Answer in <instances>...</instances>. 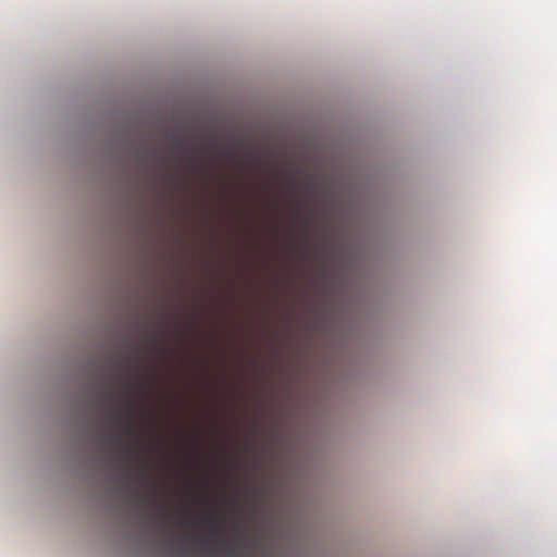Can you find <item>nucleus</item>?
I'll return each instance as SVG.
<instances>
[{
  "mask_svg": "<svg viewBox=\"0 0 557 557\" xmlns=\"http://www.w3.org/2000/svg\"><path fill=\"white\" fill-rule=\"evenodd\" d=\"M160 333V320L150 313L141 318L138 325V337L132 351L126 354L120 363L121 370L128 374V377L120 382L121 397L114 399L112 410V420L116 432L111 436V442L117 449L124 466L133 472L134 479L140 484L145 481L144 461L140 456L141 451L135 448L133 442L138 438L148 422L145 406L140 401L143 352L157 348Z\"/></svg>",
  "mask_w": 557,
  "mask_h": 557,
  "instance_id": "nucleus-1",
  "label": "nucleus"
},
{
  "mask_svg": "<svg viewBox=\"0 0 557 557\" xmlns=\"http://www.w3.org/2000/svg\"><path fill=\"white\" fill-rule=\"evenodd\" d=\"M141 523L156 554L174 557V504L169 496L166 503L151 488L147 493L136 491Z\"/></svg>",
  "mask_w": 557,
  "mask_h": 557,
  "instance_id": "nucleus-2",
  "label": "nucleus"
},
{
  "mask_svg": "<svg viewBox=\"0 0 557 557\" xmlns=\"http://www.w3.org/2000/svg\"><path fill=\"white\" fill-rule=\"evenodd\" d=\"M198 505L202 510L201 518L196 525L203 532L197 535V540L203 549H208L213 544L224 545L221 535L223 516L221 511L213 507L209 495V481L207 469L203 472L202 491L198 497Z\"/></svg>",
  "mask_w": 557,
  "mask_h": 557,
  "instance_id": "nucleus-3",
  "label": "nucleus"
},
{
  "mask_svg": "<svg viewBox=\"0 0 557 557\" xmlns=\"http://www.w3.org/2000/svg\"><path fill=\"white\" fill-rule=\"evenodd\" d=\"M178 218V210H176V219ZM178 272V223L176 222V273ZM181 288L176 280V525L178 524L180 511V471H181V453L182 451V428H181V386H180V321H178V298Z\"/></svg>",
  "mask_w": 557,
  "mask_h": 557,
  "instance_id": "nucleus-4",
  "label": "nucleus"
},
{
  "mask_svg": "<svg viewBox=\"0 0 557 557\" xmlns=\"http://www.w3.org/2000/svg\"><path fill=\"white\" fill-rule=\"evenodd\" d=\"M199 152L203 160H211L216 152V143L214 140H207L200 144Z\"/></svg>",
  "mask_w": 557,
  "mask_h": 557,
  "instance_id": "nucleus-5",
  "label": "nucleus"
},
{
  "mask_svg": "<svg viewBox=\"0 0 557 557\" xmlns=\"http://www.w3.org/2000/svg\"><path fill=\"white\" fill-rule=\"evenodd\" d=\"M202 420L203 422L210 426V428H213V426H216V424L219 423V417L215 412H213L209 407L208 405H206L205 409H203V412H202Z\"/></svg>",
  "mask_w": 557,
  "mask_h": 557,
  "instance_id": "nucleus-6",
  "label": "nucleus"
},
{
  "mask_svg": "<svg viewBox=\"0 0 557 557\" xmlns=\"http://www.w3.org/2000/svg\"><path fill=\"white\" fill-rule=\"evenodd\" d=\"M198 170L201 172V173H207L208 172V169L203 165H199L198 166Z\"/></svg>",
  "mask_w": 557,
  "mask_h": 557,
  "instance_id": "nucleus-7",
  "label": "nucleus"
},
{
  "mask_svg": "<svg viewBox=\"0 0 557 557\" xmlns=\"http://www.w3.org/2000/svg\"><path fill=\"white\" fill-rule=\"evenodd\" d=\"M175 143H176V144L178 143V139H177V138L175 139Z\"/></svg>",
  "mask_w": 557,
  "mask_h": 557,
  "instance_id": "nucleus-8",
  "label": "nucleus"
}]
</instances>
